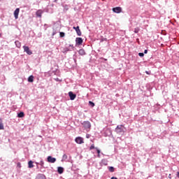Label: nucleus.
<instances>
[{
	"instance_id": "obj_34",
	"label": "nucleus",
	"mask_w": 179,
	"mask_h": 179,
	"mask_svg": "<svg viewBox=\"0 0 179 179\" xmlns=\"http://www.w3.org/2000/svg\"><path fill=\"white\" fill-rule=\"evenodd\" d=\"M145 73H146L147 75H150V71H145Z\"/></svg>"
},
{
	"instance_id": "obj_23",
	"label": "nucleus",
	"mask_w": 179,
	"mask_h": 179,
	"mask_svg": "<svg viewBox=\"0 0 179 179\" xmlns=\"http://www.w3.org/2000/svg\"><path fill=\"white\" fill-rule=\"evenodd\" d=\"M108 170L110 173H114V167L113 166H108Z\"/></svg>"
},
{
	"instance_id": "obj_6",
	"label": "nucleus",
	"mask_w": 179,
	"mask_h": 179,
	"mask_svg": "<svg viewBox=\"0 0 179 179\" xmlns=\"http://www.w3.org/2000/svg\"><path fill=\"white\" fill-rule=\"evenodd\" d=\"M76 45H82L83 44V39L82 38H76Z\"/></svg>"
},
{
	"instance_id": "obj_38",
	"label": "nucleus",
	"mask_w": 179,
	"mask_h": 179,
	"mask_svg": "<svg viewBox=\"0 0 179 179\" xmlns=\"http://www.w3.org/2000/svg\"><path fill=\"white\" fill-rule=\"evenodd\" d=\"M177 177H178V178H179V172H177Z\"/></svg>"
},
{
	"instance_id": "obj_43",
	"label": "nucleus",
	"mask_w": 179,
	"mask_h": 179,
	"mask_svg": "<svg viewBox=\"0 0 179 179\" xmlns=\"http://www.w3.org/2000/svg\"><path fill=\"white\" fill-rule=\"evenodd\" d=\"M57 1H58V0H55V2H57Z\"/></svg>"
},
{
	"instance_id": "obj_30",
	"label": "nucleus",
	"mask_w": 179,
	"mask_h": 179,
	"mask_svg": "<svg viewBox=\"0 0 179 179\" xmlns=\"http://www.w3.org/2000/svg\"><path fill=\"white\" fill-rule=\"evenodd\" d=\"M95 150H96V152H97L98 155H99L100 153H101V151H100V150H99L98 148H96Z\"/></svg>"
},
{
	"instance_id": "obj_18",
	"label": "nucleus",
	"mask_w": 179,
	"mask_h": 179,
	"mask_svg": "<svg viewBox=\"0 0 179 179\" xmlns=\"http://www.w3.org/2000/svg\"><path fill=\"white\" fill-rule=\"evenodd\" d=\"M15 44L17 48L22 47V43L19 41H15Z\"/></svg>"
},
{
	"instance_id": "obj_1",
	"label": "nucleus",
	"mask_w": 179,
	"mask_h": 179,
	"mask_svg": "<svg viewBox=\"0 0 179 179\" xmlns=\"http://www.w3.org/2000/svg\"><path fill=\"white\" fill-rule=\"evenodd\" d=\"M84 129L87 131V132H89L90 131V129L92 128V124H90V122L89 121H84L81 123Z\"/></svg>"
},
{
	"instance_id": "obj_16",
	"label": "nucleus",
	"mask_w": 179,
	"mask_h": 179,
	"mask_svg": "<svg viewBox=\"0 0 179 179\" xmlns=\"http://www.w3.org/2000/svg\"><path fill=\"white\" fill-rule=\"evenodd\" d=\"M78 54L80 55H86V52H85V50H83V49H80L78 50Z\"/></svg>"
},
{
	"instance_id": "obj_31",
	"label": "nucleus",
	"mask_w": 179,
	"mask_h": 179,
	"mask_svg": "<svg viewBox=\"0 0 179 179\" xmlns=\"http://www.w3.org/2000/svg\"><path fill=\"white\" fill-rule=\"evenodd\" d=\"M139 57H145V54L143 52H139L138 53Z\"/></svg>"
},
{
	"instance_id": "obj_19",
	"label": "nucleus",
	"mask_w": 179,
	"mask_h": 179,
	"mask_svg": "<svg viewBox=\"0 0 179 179\" xmlns=\"http://www.w3.org/2000/svg\"><path fill=\"white\" fill-rule=\"evenodd\" d=\"M28 167L29 169H33L34 167V165H33V161H29L28 162Z\"/></svg>"
},
{
	"instance_id": "obj_36",
	"label": "nucleus",
	"mask_w": 179,
	"mask_h": 179,
	"mask_svg": "<svg viewBox=\"0 0 179 179\" xmlns=\"http://www.w3.org/2000/svg\"><path fill=\"white\" fill-rule=\"evenodd\" d=\"M17 166H18V167H21L20 162H18V163H17Z\"/></svg>"
},
{
	"instance_id": "obj_27",
	"label": "nucleus",
	"mask_w": 179,
	"mask_h": 179,
	"mask_svg": "<svg viewBox=\"0 0 179 179\" xmlns=\"http://www.w3.org/2000/svg\"><path fill=\"white\" fill-rule=\"evenodd\" d=\"M63 160H66V159H68V155H66V154H64L62 157Z\"/></svg>"
},
{
	"instance_id": "obj_8",
	"label": "nucleus",
	"mask_w": 179,
	"mask_h": 179,
	"mask_svg": "<svg viewBox=\"0 0 179 179\" xmlns=\"http://www.w3.org/2000/svg\"><path fill=\"white\" fill-rule=\"evenodd\" d=\"M73 29L76 30V34L78 36H82V31H80V29L79 28V26L78 27H73Z\"/></svg>"
},
{
	"instance_id": "obj_29",
	"label": "nucleus",
	"mask_w": 179,
	"mask_h": 179,
	"mask_svg": "<svg viewBox=\"0 0 179 179\" xmlns=\"http://www.w3.org/2000/svg\"><path fill=\"white\" fill-rule=\"evenodd\" d=\"M59 36H60V37H65V33L64 32H60Z\"/></svg>"
},
{
	"instance_id": "obj_12",
	"label": "nucleus",
	"mask_w": 179,
	"mask_h": 179,
	"mask_svg": "<svg viewBox=\"0 0 179 179\" xmlns=\"http://www.w3.org/2000/svg\"><path fill=\"white\" fill-rule=\"evenodd\" d=\"M73 48H74L73 45H69V48H65L64 51L65 52H68V51H72Z\"/></svg>"
},
{
	"instance_id": "obj_7",
	"label": "nucleus",
	"mask_w": 179,
	"mask_h": 179,
	"mask_svg": "<svg viewBox=\"0 0 179 179\" xmlns=\"http://www.w3.org/2000/svg\"><path fill=\"white\" fill-rule=\"evenodd\" d=\"M20 12V8H16L14 11L15 19H19V13Z\"/></svg>"
},
{
	"instance_id": "obj_14",
	"label": "nucleus",
	"mask_w": 179,
	"mask_h": 179,
	"mask_svg": "<svg viewBox=\"0 0 179 179\" xmlns=\"http://www.w3.org/2000/svg\"><path fill=\"white\" fill-rule=\"evenodd\" d=\"M36 179H46V178H45V176H44L43 174L39 173L37 175Z\"/></svg>"
},
{
	"instance_id": "obj_22",
	"label": "nucleus",
	"mask_w": 179,
	"mask_h": 179,
	"mask_svg": "<svg viewBox=\"0 0 179 179\" xmlns=\"http://www.w3.org/2000/svg\"><path fill=\"white\" fill-rule=\"evenodd\" d=\"M63 7H64V10H69V5H66V4H65L64 6H63Z\"/></svg>"
},
{
	"instance_id": "obj_35",
	"label": "nucleus",
	"mask_w": 179,
	"mask_h": 179,
	"mask_svg": "<svg viewBox=\"0 0 179 179\" xmlns=\"http://www.w3.org/2000/svg\"><path fill=\"white\" fill-rule=\"evenodd\" d=\"M144 54H148V50H144Z\"/></svg>"
},
{
	"instance_id": "obj_13",
	"label": "nucleus",
	"mask_w": 179,
	"mask_h": 179,
	"mask_svg": "<svg viewBox=\"0 0 179 179\" xmlns=\"http://www.w3.org/2000/svg\"><path fill=\"white\" fill-rule=\"evenodd\" d=\"M108 164V160L103 159L101 162V166H107Z\"/></svg>"
},
{
	"instance_id": "obj_9",
	"label": "nucleus",
	"mask_w": 179,
	"mask_h": 179,
	"mask_svg": "<svg viewBox=\"0 0 179 179\" xmlns=\"http://www.w3.org/2000/svg\"><path fill=\"white\" fill-rule=\"evenodd\" d=\"M48 163H55L57 162V159H55L51 156H48Z\"/></svg>"
},
{
	"instance_id": "obj_15",
	"label": "nucleus",
	"mask_w": 179,
	"mask_h": 179,
	"mask_svg": "<svg viewBox=\"0 0 179 179\" xmlns=\"http://www.w3.org/2000/svg\"><path fill=\"white\" fill-rule=\"evenodd\" d=\"M57 173L59 174H62V173H64V168L62 166H59L57 168Z\"/></svg>"
},
{
	"instance_id": "obj_41",
	"label": "nucleus",
	"mask_w": 179,
	"mask_h": 179,
	"mask_svg": "<svg viewBox=\"0 0 179 179\" xmlns=\"http://www.w3.org/2000/svg\"><path fill=\"white\" fill-rule=\"evenodd\" d=\"M52 36H55V32H53Z\"/></svg>"
},
{
	"instance_id": "obj_37",
	"label": "nucleus",
	"mask_w": 179,
	"mask_h": 179,
	"mask_svg": "<svg viewBox=\"0 0 179 179\" xmlns=\"http://www.w3.org/2000/svg\"><path fill=\"white\" fill-rule=\"evenodd\" d=\"M110 179H118V178H117V177H112Z\"/></svg>"
},
{
	"instance_id": "obj_4",
	"label": "nucleus",
	"mask_w": 179,
	"mask_h": 179,
	"mask_svg": "<svg viewBox=\"0 0 179 179\" xmlns=\"http://www.w3.org/2000/svg\"><path fill=\"white\" fill-rule=\"evenodd\" d=\"M75 142L78 145H82V143H85V141H83V138L80 136L76 137L75 139Z\"/></svg>"
},
{
	"instance_id": "obj_25",
	"label": "nucleus",
	"mask_w": 179,
	"mask_h": 179,
	"mask_svg": "<svg viewBox=\"0 0 179 179\" xmlns=\"http://www.w3.org/2000/svg\"><path fill=\"white\" fill-rule=\"evenodd\" d=\"M89 106H90L91 107H94L95 104L93 101H90Z\"/></svg>"
},
{
	"instance_id": "obj_44",
	"label": "nucleus",
	"mask_w": 179,
	"mask_h": 179,
	"mask_svg": "<svg viewBox=\"0 0 179 179\" xmlns=\"http://www.w3.org/2000/svg\"><path fill=\"white\" fill-rule=\"evenodd\" d=\"M0 37H1V34H0Z\"/></svg>"
},
{
	"instance_id": "obj_26",
	"label": "nucleus",
	"mask_w": 179,
	"mask_h": 179,
	"mask_svg": "<svg viewBox=\"0 0 179 179\" xmlns=\"http://www.w3.org/2000/svg\"><path fill=\"white\" fill-rule=\"evenodd\" d=\"M93 149H96V148L94 147V144H92V145L90 147V150H93Z\"/></svg>"
},
{
	"instance_id": "obj_20",
	"label": "nucleus",
	"mask_w": 179,
	"mask_h": 179,
	"mask_svg": "<svg viewBox=\"0 0 179 179\" xmlns=\"http://www.w3.org/2000/svg\"><path fill=\"white\" fill-rule=\"evenodd\" d=\"M17 117H18V118H23V117H24V113L20 112V113H17Z\"/></svg>"
},
{
	"instance_id": "obj_3",
	"label": "nucleus",
	"mask_w": 179,
	"mask_h": 179,
	"mask_svg": "<svg viewBox=\"0 0 179 179\" xmlns=\"http://www.w3.org/2000/svg\"><path fill=\"white\" fill-rule=\"evenodd\" d=\"M23 49L24 52H26L28 55H31V54H33V52H31L29 46L24 45Z\"/></svg>"
},
{
	"instance_id": "obj_28",
	"label": "nucleus",
	"mask_w": 179,
	"mask_h": 179,
	"mask_svg": "<svg viewBox=\"0 0 179 179\" xmlns=\"http://www.w3.org/2000/svg\"><path fill=\"white\" fill-rule=\"evenodd\" d=\"M134 33H136V34L139 33V28L138 27L134 29Z\"/></svg>"
},
{
	"instance_id": "obj_17",
	"label": "nucleus",
	"mask_w": 179,
	"mask_h": 179,
	"mask_svg": "<svg viewBox=\"0 0 179 179\" xmlns=\"http://www.w3.org/2000/svg\"><path fill=\"white\" fill-rule=\"evenodd\" d=\"M28 82H29V83H33V82H34V76H30L28 78Z\"/></svg>"
},
{
	"instance_id": "obj_2",
	"label": "nucleus",
	"mask_w": 179,
	"mask_h": 179,
	"mask_svg": "<svg viewBox=\"0 0 179 179\" xmlns=\"http://www.w3.org/2000/svg\"><path fill=\"white\" fill-rule=\"evenodd\" d=\"M124 125L122 124L117 125L115 129V131L116 134H122V132H124Z\"/></svg>"
},
{
	"instance_id": "obj_11",
	"label": "nucleus",
	"mask_w": 179,
	"mask_h": 179,
	"mask_svg": "<svg viewBox=\"0 0 179 179\" xmlns=\"http://www.w3.org/2000/svg\"><path fill=\"white\" fill-rule=\"evenodd\" d=\"M43 10H38L36 12V15L37 16V17H41L42 15H43Z\"/></svg>"
},
{
	"instance_id": "obj_10",
	"label": "nucleus",
	"mask_w": 179,
	"mask_h": 179,
	"mask_svg": "<svg viewBox=\"0 0 179 179\" xmlns=\"http://www.w3.org/2000/svg\"><path fill=\"white\" fill-rule=\"evenodd\" d=\"M69 96L70 97V100H75V99H76V94H73L72 92H69Z\"/></svg>"
},
{
	"instance_id": "obj_42",
	"label": "nucleus",
	"mask_w": 179,
	"mask_h": 179,
	"mask_svg": "<svg viewBox=\"0 0 179 179\" xmlns=\"http://www.w3.org/2000/svg\"><path fill=\"white\" fill-rule=\"evenodd\" d=\"M101 155H103L104 156V154L103 152H101Z\"/></svg>"
},
{
	"instance_id": "obj_40",
	"label": "nucleus",
	"mask_w": 179,
	"mask_h": 179,
	"mask_svg": "<svg viewBox=\"0 0 179 179\" xmlns=\"http://www.w3.org/2000/svg\"><path fill=\"white\" fill-rule=\"evenodd\" d=\"M97 157H101L100 154H98Z\"/></svg>"
},
{
	"instance_id": "obj_5",
	"label": "nucleus",
	"mask_w": 179,
	"mask_h": 179,
	"mask_svg": "<svg viewBox=\"0 0 179 179\" xmlns=\"http://www.w3.org/2000/svg\"><path fill=\"white\" fill-rule=\"evenodd\" d=\"M113 12H114V13H121V12H122V8L121 7L113 8Z\"/></svg>"
},
{
	"instance_id": "obj_24",
	"label": "nucleus",
	"mask_w": 179,
	"mask_h": 179,
	"mask_svg": "<svg viewBox=\"0 0 179 179\" xmlns=\"http://www.w3.org/2000/svg\"><path fill=\"white\" fill-rule=\"evenodd\" d=\"M1 122H2V119L0 118V129H4L3 124Z\"/></svg>"
},
{
	"instance_id": "obj_32",
	"label": "nucleus",
	"mask_w": 179,
	"mask_h": 179,
	"mask_svg": "<svg viewBox=\"0 0 179 179\" xmlns=\"http://www.w3.org/2000/svg\"><path fill=\"white\" fill-rule=\"evenodd\" d=\"M92 137V135H90V134H86V138H87V139H89V138H90Z\"/></svg>"
},
{
	"instance_id": "obj_39",
	"label": "nucleus",
	"mask_w": 179,
	"mask_h": 179,
	"mask_svg": "<svg viewBox=\"0 0 179 179\" xmlns=\"http://www.w3.org/2000/svg\"><path fill=\"white\" fill-rule=\"evenodd\" d=\"M168 178H169L170 179H171V174H169Z\"/></svg>"
},
{
	"instance_id": "obj_21",
	"label": "nucleus",
	"mask_w": 179,
	"mask_h": 179,
	"mask_svg": "<svg viewBox=\"0 0 179 179\" xmlns=\"http://www.w3.org/2000/svg\"><path fill=\"white\" fill-rule=\"evenodd\" d=\"M36 164H39V166H41V167H44V161L41 160L40 162H36Z\"/></svg>"
},
{
	"instance_id": "obj_33",
	"label": "nucleus",
	"mask_w": 179,
	"mask_h": 179,
	"mask_svg": "<svg viewBox=\"0 0 179 179\" xmlns=\"http://www.w3.org/2000/svg\"><path fill=\"white\" fill-rule=\"evenodd\" d=\"M55 80L56 82H61V80H59V78H55Z\"/></svg>"
}]
</instances>
